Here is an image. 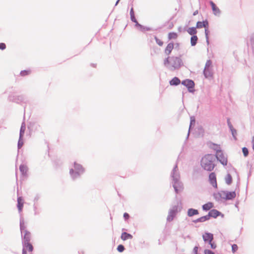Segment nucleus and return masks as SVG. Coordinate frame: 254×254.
I'll return each instance as SVG.
<instances>
[{
	"label": "nucleus",
	"mask_w": 254,
	"mask_h": 254,
	"mask_svg": "<svg viewBox=\"0 0 254 254\" xmlns=\"http://www.w3.org/2000/svg\"><path fill=\"white\" fill-rule=\"evenodd\" d=\"M164 65L170 70L179 69L184 65L181 56H168L164 60Z\"/></svg>",
	"instance_id": "f257e3e1"
},
{
	"label": "nucleus",
	"mask_w": 254,
	"mask_h": 254,
	"mask_svg": "<svg viewBox=\"0 0 254 254\" xmlns=\"http://www.w3.org/2000/svg\"><path fill=\"white\" fill-rule=\"evenodd\" d=\"M9 91V95L7 98L8 101L16 103L17 104L26 103L27 101V98L24 95H14V93L15 92L14 88L13 86L9 87L7 90L4 92Z\"/></svg>",
	"instance_id": "f03ea898"
},
{
	"label": "nucleus",
	"mask_w": 254,
	"mask_h": 254,
	"mask_svg": "<svg viewBox=\"0 0 254 254\" xmlns=\"http://www.w3.org/2000/svg\"><path fill=\"white\" fill-rule=\"evenodd\" d=\"M214 161L215 158L213 155L207 154L202 158L201 165L205 170L211 171L215 167Z\"/></svg>",
	"instance_id": "7ed1b4c3"
},
{
	"label": "nucleus",
	"mask_w": 254,
	"mask_h": 254,
	"mask_svg": "<svg viewBox=\"0 0 254 254\" xmlns=\"http://www.w3.org/2000/svg\"><path fill=\"white\" fill-rule=\"evenodd\" d=\"M130 20L132 22L135 23L134 26L138 30L142 32H145L146 31H149L153 30L152 28L147 26H144L138 23L137 19L135 18V14L131 15Z\"/></svg>",
	"instance_id": "20e7f679"
},
{
	"label": "nucleus",
	"mask_w": 254,
	"mask_h": 254,
	"mask_svg": "<svg viewBox=\"0 0 254 254\" xmlns=\"http://www.w3.org/2000/svg\"><path fill=\"white\" fill-rule=\"evenodd\" d=\"M181 83L182 85H183L184 86H186L189 92L193 93L195 91V83L192 80L190 79H186L183 80Z\"/></svg>",
	"instance_id": "39448f33"
},
{
	"label": "nucleus",
	"mask_w": 254,
	"mask_h": 254,
	"mask_svg": "<svg viewBox=\"0 0 254 254\" xmlns=\"http://www.w3.org/2000/svg\"><path fill=\"white\" fill-rule=\"evenodd\" d=\"M216 157L222 165H226L227 164V158L221 150L217 151Z\"/></svg>",
	"instance_id": "423d86ee"
},
{
	"label": "nucleus",
	"mask_w": 254,
	"mask_h": 254,
	"mask_svg": "<svg viewBox=\"0 0 254 254\" xmlns=\"http://www.w3.org/2000/svg\"><path fill=\"white\" fill-rule=\"evenodd\" d=\"M20 230L22 233H24V241L29 242L30 241V233L26 230V227L23 222L20 223Z\"/></svg>",
	"instance_id": "0eeeda50"
},
{
	"label": "nucleus",
	"mask_w": 254,
	"mask_h": 254,
	"mask_svg": "<svg viewBox=\"0 0 254 254\" xmlns=\"http://www.w3.org/2000/svg\"><path fill=\"white\" fill-rule=\"evenodd\" d=\"M178 211V207L177 206L174 207L169 212L168 215L167 217V220L169 222L172 221L174 219V217L176 216Z\"/></svg>",
	"instance_id": "6e6552de"
},
{
	"label": "nucleus",
	"mask_w": 254,
	"mask_h": 254,
	"mask_svg": "<svg viewBox=\"0 0 254 254\" xmlns=\"http://www.w3.org/2000/svg\"><path fill=\"white\" fill-rule=\"evenodd\" d=\"M209 181L210 184L215 189L217 188L216 175L215 173H211L209 175Z\"/></svg>",
	"instance_id": "1a4fd4ad"
},
{
	"label": "nucleus",
	"mask_w": 254,
	"mask_h": 254,
	"mask_svg": "<svg viewBox=\"0 0 254 254\" xmlns=\"http://www.w3.org/2000/svg\"><path fill=\"white\" fill-rule=\"evenodd\" d=\"M209 4L211 6L213 14L216 16H219L221 14V10L217 6L215 3L211 0L209 1Z\"/></svg>",
	"instance_id": "9d476101"
},
{
	"label": "nucleus",
	"mask_w": 254,
	"mask_h": 254,
	"mask_svg": "<svg viewBox=\"0 0 254 254\" xmlns=\"http://www.w3.org/2000/svg\"><path fill=\"white\" fill-rule=\"evenodd\" d=\"M208 216H209V219H210V217L216 218L219 216H220L221 217H224V216L223 214L221 213L220 212H219L216 209L211 210L209 211Z\"/></svg>",
	"instance_id": "9b49d317"
},
{
	"label": "nucleus",
	"mask_w": 254,
	"mask_h": 254,
	"mask_svg": "<svg viewBox=\"0 0 254 254\" xmlns=\"http://www.w3.org/2000/svg\"><path fill=\"white\" fill-rule=\"evenodd\" d=\"M33 248L32 245L29 243V242L24 241V244L23 246L22 254H26L27 251H28L29 252H32L33 251Z\"/></svg>",
	"instance_id": "f8f14e48"
},
{
	"label": "nucleus",
	"mask_w": 254,
	"mask_h": 254,
	"mask_svg": "<svg viewBox=\"0 0 254 254\" xmlns=\"http://www.w3.org/2000/svg\"><path fill=\"white\" fill-rule=\"evenodd\" d=\"M202 238L203 240L208 243H211L213 240V234L209 233H205L202 235Z\"/></svg>",
	"instance_id": "ddd939ff"
},
{
	"label": "nucleus",
	"mask_w": 254,
	"mask_h": 254,
	"mask_svg": "<svg viewBox=\"0 0 254 254\" xmlns=\"http://www.w3.org/2000/svg\"><path fill=\"white\" fill-rule=\"evenodd\" d=\"M174 44L173 43V42H170L169 43L167 47H166L165 49V54L167 55V56H169L172 52L173 49H174Z\"/></svg>",
	"instance_id": "4468645a"
},
{
	"label": "nucleus",
	"mask_w": 254,
	"mask_h": 254,
	"mask_svg": "<svg viewBox=\"0 0 254 254\" xmlns=\"http://www.w3.org/2000/svg\"><path fill=\"white\" fill-rule=\"evenodd\" d=\"M203 73L206 78L212 77L213 76V72L211 68H204Z\"/></svg>",
	"instance_id": "2eb2a0df"
},
{
	"label": "nucleus",
	"mask_w": 254,
	"mask_h": 254,
	"mask_svg": "<svg viewBox=\"0 0 254 254\" xmlns=\"http://www.w3.org/2000/svg\"><path fill=\"white\" fill-rule=\"evenodd\" d=\"M182 82L178 77H174L170 80L169 83L171 86H177L179 85Z\"/></svg>",
	"instance_id": "dca6fc26"
},
{
	"label": "nucleus",
	"mask_w": 254,
	"mask_h": 254,
	"mask_svg": "<svg viewBox=\"0 0 254 254\" xmlns=\"http://www.w3.org/2000/svg\"><path fill=\"white\" fill-rule=\"evenodd\" d=\"M74 169L78 175L83 173L84 172V169L83 168L82 166L81 165L76 163H74Z\"/></svg>",
	"instance_id": "f3484780"
},
{
	"label": "nucleus",
	"mask_w": 254,
	"mask_h": 254,
	"mask_svg": "<svg viewBox=\"0 0 254 254\" xmlns=\"http://www.w3.org/2000/svg\"><path fill=\"white\" fill-rule=\"evenodd\" d=\"M24 201L22 197L17 198V207L19 211H21L23 207Z\"/></svg>",
	"instance_id": "a211bd4d"
},
{
	"label": "nucleus",
	"mask_w": 254,
	"mask_h": 254,
	"mask_svg": "<svg viewBox=\"0 0 254 254\" xmlns=\"http://www.w3.org/2000/svg\"><path fill=\"white\" fill-rule=\"evenodd\" d=\"M213 207V203L211 202H208L202 205V209L204 210L207 211L210 210Z\"/></svg>",
	"instance_id": "6ab92c4d"
},
{
	"label": "nucleus",
	"mask_w": 254,
	"mask_h": 254,
	"mask_svg": "<svg viewBox=\"0 0 254 254\" xmlns=\"http://www.w3.org/2000/svg\"><path fill=\"white\" fill-rule=\"evenodd\" d=\"M225 194V198L227 199H231L236 197V193L235 191L226 192Z\"/></svg>",
	"instance_id": "aec40b11"
},
{
	"label": "nucleus",
	"mask_w": 254,
	"mask_h": 254,
	"mask_svg": "<svg viewBox=\"0 0 254 254\" xmlns=\"http://www.w3.org/2000/svg\"><path fill=\"white\" fill-rule=\"evenodd\" d=\"M121 238L123 241H126L128 239H131L132 238V236L130 234L124 232L122 234Z\"/></svg>",
	"instance_id": "412c9836"
},
{
	"label": "nucleus",
	"mask_w": 254,
	"mask_h": 254,
	"mask_svg": "<svg viewBox=\"0 0 254 254\" xmlns=\"http://www.w3.org/2000/svg\"><path fill=\"white\" fill-rule=\"evenodd\" d=\"M197 214H198V211L196 209L190 208L188 210V215L190 217Z\"/></svg>",
	"instance_id": "4be33fe9"
},
{
	"label": "nucleus",
	"mask_w": 254,
	"mask_h": 254,
	"mask_svg": "<svg viewBox=\"0 0 254 254\" xmlns=\"http://www.w3.org/2000/svg\"><path fill=\"white\" fill-rule=\"evenodd\" d=\"M187 32L191 36L196 35V34L197 33L196 27H190L188 28Z\"/></svg>",
	"instance_id": "5701e85b"
},
{
	"label": "nucleus",
	"mask_w": 254,
	"mask_h": 254,
	"mask_svg": "<svg viewBox=\"0 0 254 254\" xmlns=\"http://www.w3.org/2000/svg\"><path fill=\"white\" fill-rule=\"evenodd\" d=\"M19 169L23 175H26L28 171L27 167L24 165H21Z\"/></svg>",
	"instance_id": "b1692460"
},
{
	"label": "nucleus",
	"mask_w": 254,
	"mask_h": 254,
	"mask_svg": "<svg viewBox=\"0 0 254 254\" xmlns=\"http://www.w3.org/2000/svg\"><path fill=\"white\" fill-rule=\"evenodd\" d=\"M198 38L196 35H193L190 38V44L191 46H194L196 45Z\"/></svg>",
	"instance_id": "393cba45"
},
{
	"label": "nucleus",
	"mask_w": 254,
	"mask_h": 254,
	"mask_svg": "<svg viewBox=\"0 0 254 254\" xmlns=\"http://www.w3.org/2000/svg\"><path fill=\"white\" fill-rule=\"evenodd\" d=\"M228 124L229 127L231 131L233 136H234V137L236 138V136L237 135L236 130L233 128V126L231 124V123H230V122L229 121H228Z\"/></svg>",
	"instance_id": "a878e982"
},
{
	"label": "nucleus",
	"mask_w": 254,
	"mask_h": 254,
	"mask_svg": "<svg viewBox=\"0 0 254 254\" xmlns=\"http://www.w3.org/2000/svg\"><path fill=\"white\" fill-rule=\"evenodd\" d=\"M209 219V216L207 215H205V216H202V217H201L198 219H197L195 221V222H204L206 220H208Z\"/></svg>",
	"instance_id": "bb28decb"
},
{
	"label": "nucleus",
	"mask_w": 254,
	"mask_h": 254,
	"mask_svg": "<svg viewBox=\"0 0 254 254\" xmlns=\"http://www.w3.org/2000/svg\"><path fill=\"white\" fill-rule=\"evenodd\" d=\"M31 73V70L30 69H26L21 70L20 72V75L21 76H25L26 75H29Z\"/></svg>",
	"instance_id": "cd10ccee"
},
{
	"label": "nucleus",
	"mask_w": 254,
	"mask_h": 254,
	"mask_svg": "<svg viewBox=\"0 0 254 254\" xmlns=\"http://www.w3.org/2000/svg\"><path fill=\"white\" fill-rule=\"evenodd\" d=\"M177 37H178V34L176 32H170L168 34V39L169 40L175 39L177 38Z\"/></svg>",
	"instance_id": "c85d7f7f"
},
{
	"label": "nucleus",
	"mask_w": 254,
	"mask_h": 254,
	"mask_svg": "<svg viewBox=\"0 0 254 254\" xmlns=\"http://www.w3.org/2000/svg\"><path fill=\"white\" fill-rule=\"evenodd\" d=\"M209 32H210L208 30V28L205 29V38H206V42L208 45L209 44Z\"/></svg>",
	"instance_id": "c756f323"
},
{
	"label": "nucleus",
	"mask_w": 254,
	"mask_h": 254,
	"mask_svg": "<svg viewBox=\"0 0 254 254\" xmlns=\"http://www.w3.org/2000/svg\"><path fill=\"white\" fill-rule=\"evenodd\" d=\"M225 181H226V183L228 185H230L232 183V178L230 174H228L226 176V177L225 178Z\"/></svg>",
	"instance_id": "7c9ffc66"
},
{
	"label": "nucleus",
	"mask_w": 254,
	"mask_h": 254,
	"mask_svg": "<svg viewBox=\"0 0 254 254\" xmlns=\"http://www.w3.org/2000/svg\"><path fill=\"white\" fill-rule=\"evenodd\" d=\"M25 130V125L23 124L21 125V128H20V137L22 138V136L23 135L24 132Z\"/></svg>",
	"instance_id": "2f4dec72"
},
{
	"label": "nucleus",
	"mask_w": 254,
	"mask_h": 254,
	"mask_svg": "<svg viewBox=\"0 0 254 254\" xmlns=\"http://www.w3.org/2000/svg\"><path fill=\"white\" fill-rule=\"evenodd\" d=\"M212 66V61L210 60H208L205 64V67L204 68H211Z\"/></svg>",
	"instance_id": "473e14b6"
},
{
	"label": "nucleus",
	"mask_w": 254,
	"mask_h": 254,
	"mask_svg": "<svg viewBox=\"0 0 254 254\" xmlns=\"http://www.w3.org/2000/svg\"><path fill=\"white\" fill-rule=\"evenodd\" d=\"M202 21H198L196 22V28L200 29L203 28L204 26L203 23Z\"/></svg>",
	"instance_id": "72a5a7b5"
},
{
	"label": "nucleus",
	"mask_w": 254,
	"mask_h": 254,
	"mask_svg": "<svg viewBox=\"0 0 254 254\" xmlns=\"http://www.w3.org/2000/svg\"><path fill=\"white\" fill-rule=\"evenodd\" d=\"M154 39L156 43L160 46H162L163 45V42L158 39L156 36H154Z\"/></svg>",
	"instance_id": "f704fd0d"
},
{
	"label": "nucleus",
	"mask_w": 254,
	"mask_h": 254,
	"mask_svg": "<svg viewBox=\"0 0 254 254\" xmlns=\"http://www.w3.org/2000/svg\"><path fill=\"white\" fill-rule=\"evenodd\" d=\"M250 44H251V47L254 46V33L252 34L250 36Z\"/></svg>",
	"instance_id": "c9c22d12"
},
{
	"label": "nucleus",
	"mask_w": 254,
	"mask_h": 254,
	"mask_svg": "<svg viewBox=\"0 0 254 254\" xmlns=\"http://www.w3.org/2000/svg\"><path fill=\"white\" fill-rule=\"evenodd\" d=\"M243 153L245 157H247L249 154L248 149L246 147H243L242 148Z\"/></svg>",
	"instance_id": "e433bc0d"
},
{
	"label": "nucleus",
	"mask_w": 254,
	"mask_h": 254,
	"mask_svg": "<svg viewBox=\"0 0 254 254\" xmlns=\"http://www.w3.org/2000/svg\"><path fill=\"white\" fill-rule=\"evenodd\" d=\"M117 250L119 252H123L125 250V248L123 245H120L118 246Z\"/></svg>",
	"instance_id": "4c0bfd02"
},
{
	"label": "nucleus",
	"mask_w": 254,
	"mask_h": 254,
	"mask_svg": "<svg viewBox=\"0 0 254 254\" xmlns=\"http://www.w3.org/2000/svg\"><path fill=\"white\" fill-rule=\"evenodd\" d=\"M238 249V247L237 245L234 244L232 246V251L233 253H235Z\"/></svg>",
	"instance_id": "58836bf2"
},
{
	"label": "nucleus",
	"mask_w": 254,
	"mask_h": 254,
	"mask_svg": "<svg viewBox=\"0 0 254 254\" xmlns=\"http://www.w3.org/2000/svg\"><path fill=\"white\" fill-rule=\"evenodd\" d=\"M203 25H204V26L203 27L205 28V29H206V28H208V27H209V23H208V21L207 20H203Z\"/></svg>",
	"instance_id": "ea45409f"
},
{
	"label": "nucleus",
	"mask_w": 254,
	"mask_h": 254,
	"mask_svg": "<svg viewBox=\"0 0 254 254\" xmlns=\"http://www.w3.org/2000/svg\"><path fill=\"white\" fill-rule=\"evenodd\" d=\"M6 49V45L4 43H0V50H4Z\"/></svg>",
	"instance_id": "a19ab883"
},
{
	"label": "nucleus",
	"mask_w": 254,
	"mask_h": 254,
	"mask_svg": "<svg viewBox=\"0 0 254 254\" xmlns=\"http://www.w3.org/2000/svg\"><path fill=\"white\" fill-rule=\"evenodd\" d=\"M194 124H195V119L194 117H192L190 118V127L192 125H194Z\"/></svg>",
	"instance_id": "79ce46f5"
},
{
	"label": "nucleus",
	"mask_w": 254,
	"mask_h": 254,
	"mask_svg": "<svg viewBox=\"0 0 254 254\" xmlns=\"http://www.w3.org/2000/svg\"><path fill=\"white\" fill-rule=\"evenodd\" d=\"M23 144V141L21 139V138L20 137L18 143V147L19 148H20Z\"/></svg>",
	"instance_id": "37998d69"
},
{
	"label": "nucleus",
	"mask_w": 254,
	"mask_h": 254,
	"mask_svg": "<svg viewBox=\"0 0 254 254\" xmlns=\"http://www.w3.org/2000/svg\"><path fill=\"white\" fill-rule=\"evenodd\" d=\"M204 254H215L214 252L209 250H205L204 251Z\"/></svg>",
	"instance_id": "c03bdc74"
},
{
	"label": "nucleus",
	"mask_w": 254,
	"mask_h": 254,
	"mask_svg": "<svg viewBox=\"0 0 254 254\" xmlns=\"http://www.w3.org/2000/svg\"><path fill=\"white\" fill-rule=\"evenodd\" d=\"M209 244L210 245L211 248L212 249H215L216 248V245L214 244V243H209Z\"/></svg>",
	"instance_id": "a18cd8bd"
},
{
	"label": "nucleus",
	"mask_w": 254,
	"mask_h": 254,
	"mask_svg": "<svg viewBox=\"0 0 254 254\" xmlns=\"http://www.w3.org/2000/svg\"><path fill=\"white\" fill-rule=\"evenodd\" d=\"M124 217L125 218V219L126 220H127V219H128V218H129V214H128V213H125L124 214Z\"/></svg>",
	"instance_id": "49530a36"
},
{
	"label": "nucleus",
	"mask_w": 254,
	"mask_h": 254,
	"mask_svg": "<svg viewBox=\"0 0 254 254\" xmlns=\"http://www.w3.org/2000/svg\"><path fill=\"white\" fill-rule=\"evenodd\" d=\"M198 247L195 246L194 248H193V252L194 253V254H198Z\"/></svg>",
	"instance_id": "de8ad7c7"
},
{
	"label": "nucleus",
	"mask_w": 254,
	"mask_h": 254,
	"mask_svg": "<svg viewBox=\"0 0 254 254\" xmlns=\"http://www.w3.org/2000/svg\"><path fill=\"white\" fill-rule=\"evenodd\" d=\"M134 14H134V11L133 8V7H131L130 10V15H134Z\"/></svg>",
	"instance_id": "09e8293b"
},
{
	"label": "nucleus",
	"mask_w": 254,
	"mask_h": 254,
	"mask_svg": "<svg viewBox=\"0 0 254 254\" xmlns=\"http://www.w3.org/2000/svg\"><path fill=\"white\" fill-rule=\"evenodd\" d=\"M252 143L253 145V149L254 150V136L252 138Z\"/></svg>",
	"instance_id": "8fccbe9b"
},
{
	"label": "nucleus",
	"mask_w": 254,
	"mask_h": 254,
	"mask_svg": "<svg viewBox=\"0 0 254 254\" xmlns=\"http://www.w3.org/2000/svg\"><path fill=\"white\" fill-rule=\"evenodd\" d=\"M198 14V10H195V11L193 12V15H196Z\"/></svg>",
	"instance_id": "3c124183"
},
{
	"label": "nucleus",
	"mask_w": 254,
	"mask_h": 254,
	"mask_svg": "<svg viewBox=\"0 0 254 254\" xmlns=\"http://www.w3.org/2000/svg\"><path fill=\"white\" fill-rule=\"evenodd\" d=\"M74 171L73 169H71L70 170V173L71 175H73Z\"/></svg>",
	"instance_id": "603ef678"
},
{
	"label": "nucleus",
	"mask_w": 254,
	"mask_h": 254,
	"mask_svg": "<svg viewBox=\"0 0 254 254\" xmlns=\"http://www.w3.org/2000/svg\"><path fill=\"white\" fill-rule=\"evenodd\" d=\"M91 65L92 67H96V64H91Z\"/></svg>",
	"instance_id": "864d4df0"
},
{
	"label": "nucleus",
	"mask_w": 254,
	"mask_h": 254,
	"mask_svg": "<svg viewBox=\"0 0 254 254\" xmlns=\"http://www.w3.org/2000/svg\"><path fill=\"white\" fill-rule=\"evenodd\" d=\"M120 0H117L116 3H115V6L117 5V4H118V3L119 2Z\"/></svg>",
	"instance_id": "5fc2aeb1"
},
{
	"label": "nucleus",
	"mask_w": 254,
	"mask_h": 254,
	"mask_svg": "<svg viewBox=\"0 0 254 254\" xmlns=\"http://www.w3.org/2000/svg\"><path fill=\"white\" fill-rule=\"evenodd\" d=\"M176 47H178L179 46V44L178 43H176Z\"/></svg>",
	"instance_id": "6e6d98bb"
},
{
	"label": "nucleus",
	"mask_w": 254,
	"mask_h": 254,
	"mask_svg": "<svg viewBox=\"0 0 254 254\" xmlns=\"http://www.w3.org/2000/svg\"><path fill=\"white\" fill-rule=\"evenodd\" d=\"M175 190H176V192H177V193H178V190H177V189H175Z\"/></svg>",
	"instance_id": "4d7b16f0"
},
{
	"label": "nucleus",
	"mask_w": 254,
	"mask_h": 254,
	"mask_svg": "<svg viewBox=\"0 0 254 254\" xmlns=\"http://www.w3.org/2000/svg\"><path fill=\"white\" fill-rule=\"evenodd\" d=\"M26 107L24 108V111H25Z\"/></svg>",
	"instance_id": "13d9d810"
}]
</instances>
